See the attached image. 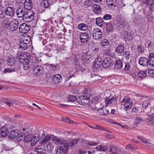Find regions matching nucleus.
<instances>
[{
	"mask_svg": "<svg viewBox=\"0 0 154 154\" xmlns=\"http://www.w3.org/2000/svg\"><path fill=\"white\" fill-rule=\"evenodd\" d=\"M68 150V143L66 142H62L58 147L57 150V154H65Z\"/></svg>",
	"mask_w": 154,
	"mask_h": 154,
	"instance_id": "1",
	"label": "nucleus"
},
{
	"mask_svg": "<svg viewBox=\"0 0 154 154\" xmlns=\"http://www.w3.org/2000/svg\"><path fill=\"white\" fill-rule=\"evenodd\" d=\"M121 103L122 105H124V108L126 111L130 109L132 105V102L127 97H124L121 101Z\"/></svg>",
	"mask_w": 154,
	"mask_h": 154,
	"instance_id": "2",
	"label": "nucleus"
},
{
	"mask_svg": "<svg viewBox=\"0 0 154 154\" xmlns=\"http://www.w3.org/2000/svg\"><path fill=\"white\" fill-rule=\"evenodd\" d=\"M39 140V138L34 137L31 135L29 134L26 136L24 137V141L26 143L31 142L32 146L35 145Z\"/></svg>",
	"mask_w": 154,
	"mask_h": 154,
	"instance_id": "3",
	"label": "nucleus"
},
{
	"mask_svg": "<svg viewBox=\"0 0 154 154\" xmlns=\"http://www.w3.org/2000/svg\"><path fill=\"white\" fill-rule=\"evenodd\" d=\"M90 101V98L87 97L85 96L79 97L76 100V102L82 105H85L89 103Z\"/></svg>",
	"mask_w": 154,
	"mask_h": 154,
	"instance_id": "4",
	"label": "nucleus"
},
{
	"mask_svg": "<svg viewBox=\"0 0 154 154\" xmlns=\"http://www.w3.org/2000/svg\"><path fill=\"white\" fill-rule=\"evenodd\" d=\"M31 56L30 54L27 52H23L19 56L20 61H30Z\"/></svg>",
	"mask_w": 154,
	"mask_h": 154,
	"instance_id": "5",
	"label": "nucleus"
},
{
	"mask_svg": "<svg viewBox=\"0 0 154 154\" xmlns=\"http://www.w3.org/2000/svg\"><path fill=\"white\" fill-rule=\"evenodd\" d=\"M34 18L33 11L30 10H26V11L23 19L26 21H30L33 20Z\"/></svg>",
	"mask_w": 154,
	"mask_h": 154,
	"instance_id": "6",
	"label": "nucleus"
},
{
	"mask_svg": "<svg viewBox=\"0 0 154 154\" xmlns=\"http://www.w3.org/2000/svg\"><path fill=\"white\" fill-rule=\"evenodd\" d=\"M92 35L94 39L97 40L100 39L102 35L101 30L98 28L94 29L92 31Z\"/></svg>",
	"mask_w": 154,
	"mask_h": 154,
	"instance_id": "7",
	"label": "nucleus"
},
{
	"mask_svg": "<svg viewBox=\"0 0 154 154\" xmlns=\"http://www.w3.org/2000/svg\"><path fill=\"white\" fill-rule=\"evenodd\" d=\"M92 109L97 111V114L100 116H106L108 114V112L106 109L103 107L98 108L96 106L92 108Z\"/></svg>",
	"mask_w": 154,
	"mask_h": 154,
	"instance_id": "8",
	"label": "nucleus"
},
{
	"mask_svg": "<svg viewBox=\"0 0 154 154\" xmlns=\"http://www.w3.org/2000/svg\"><path fill=\"white\" fill-rule=\"evenodd\" d=\"M113 62L112 60L109 58H105L103 62L102 66L104 68H107L113 65Z\"/></svg>",
	"mask_w": 154,
	"mask_h": 154,
	"instance_id": "9",
	"label": "nucleus"
},
{
	"mask_svg": "<svg viewBox=\"0 0 154 154\" xmlns=\"http://www.w3.org/2000/svg\"><path fill=\"white\" fill-rule=\"evenodd\" d=\"M29 29V27L26 23H23L21 24L19 27V32L24 34L27 33Z\"/></svg>",
	"mask_w": 154,
	"mask_h": 154,
	"instance_id": "10",
	"label": "nucleus"
},
{
	"mask_svg": "<svg viewBox=\"0 0 154 154\" xmlns=\"http://www.w3.org/2000/svg\"><path fill=\"white\" fill-rule=\"evenodd\" d=\"M107 97H106L105 100L106 102V105L108 104H111L112 106H115L117 103V99L116 97H113L112 98H109Z\"/></svg>",
	"mask_w": 154,
	"mask_h": 154,
	"instance_id": "11",
	"label": "nucleus"
},
{
	"mask_svg": "<svg viewBox=\"0 0 154 154\" xmlns=\"http://www.w3.org/2000/svg\"><path fill=\"white\" fill-rule=\"evenodd\" d=\"M147 115L149 117V118L144 119V121L149 125H154V114L148 113Z\"/></svg>",
	"mask_w": 154,
	"mask_h": 154,
	"instance_id": "12",
	"label": "nucleus"
},
{
	"mask_svg": "<svg viewBox=\"0 0 154 154\" xmlns=\"http://www.w3.org/2000/svg\"><path fill=\"white\" fill-rule=\"evenodd\" d=\"M18 21L16 19L13 20L10 22V30L14 31L18 29Z\"/></svg>",
	"mask_w": 154,
	"mask_h": 154,
	"instance_id": "13",
	"label": "nucleus"
},
{
	"mask_svg": "<svg viewBox=\"0 0 154 154\" xmlns=\"http://www.w3.org/2000/svg\"><path fill=\"white\" fill-rule=\"evenodd\" d=\"M43 68L41 66L37 65L34 67L33 72L34 74L40 75L43 73Z\"/></svg>",
	"mask_w": 154,
	"mask_h": 154,
	"instance_id": "14",
	"label": "nucleus"
},
{
	"mask_svg": "<svg viewBox=\"0 0 154 154\" xmlns=\"http://www.w3.org/2000/svg\"><path fill=\"white\" fill-rule=\"evenodd\" d=\"M102 64L101 58L100 57H97L93 62V67L96 69H99L100 67Z\"/></svg>",
	"mask_w": 154,
	"mask_h": 154,
	"instance_id": "15",
	"label": "nucleus"
},
{
	"mask_svg": "<svg viewBox=\"0 0 154 154\" xmlns=\"http://www.w3.org/2000/svg\"><path fill=\"white\" fill-rule=\"evenodd\" d=\"M26 10L25 8H20L16 11V14L18 17H23V19Z\"/></svg>",
	"mask_w": 154,
	"mask_h": 154,
	"instance_id": "16",
	"label": "nucleus"
},
{
	"mask_svg": "<svg viewBox=\"0 0 154 154\" xmlns=\"http://www.w3.org/2000/svg\"><path fill=\"white\" fill-rule=\"evenodd\" d=\"M14 8L8 7L5 8V14L10 17L13 16L14 13Z\"/></svg>",
	"mask_w": 154,
	"mask_h": 154,
	"instance_id": "17",
	"label": "nucleus"
},
{
	"mask_svg": "<svg viewBox=\"0 0 154 154\" xmlns=\"http://www.w3.org/2000/svg\"><path fill=\"white\" fill-rule=\"evenodd\" d=\"M23 4L24 8L26 10H30L32 8V2L31 0H25Z\"/></svg>",
	"mask_w": 154,
	"mask_h": 154,
	"instance_id": "18",
	"label": "nucleus"
},
{
	"mask_svg": "<svg viewBox=\"0 0 154 154\" xmlns=\"http://www.w3.org/2000/svg\"><path fill=\"white\" fill-rule=\"evenodd\" d=\"M44 136V138L42 139L41 142V144L42 145H44L46 144L49 143L51 138L49 135H47L45 136V134H43L42 137Z\"/></svg>",
	"mask_w": 154,
	"mask_h": 154,
	"instance_id": "19",
	"label": "nucleus"
},
{
	"mask_svg": "<svg viewBox=\"0 0 154 154\" xmlns=\"http://www.w3.org/2000/svg\"><path fill=\"white\" fill-rule=\"evenodd\" d=\"M148 63L147 59L145 57H141L139 59V63L141 66H146L148 65Z\"/></svg>",
	"mask_w": 154,
	"mask_h": 154,
	"instance_id": "20",
	"label": "nucleus"
},
{
	"mask_svg": "<svg viewBox=\"0 0 154 154\" xmlns=\"http://www.w3.org/2000/svg\"><path fill=\"white\" fill-rule=\"evenodd\" d=\"M80 38L82 42L86 43L89 38L88 34L86 33H82L80 34Z\"/></svg>",
	"mask_w": 154,
	"mask_h": 154,
	"instance_id": "21",
	"label": "nucleus"
},
{
	"mask_svg": "<svg viewBox=\"0 0 154 154\" xmlns=\"http://www.w3.org/2000/svg\"><path fill=\"white\" fill-rule=\"evenodd\" d=\"M8 134V131L6 127H2L0 129V134L3 137H5Z\"/></svg>",
	"mask_w": 154,
	"mask_h": 154,
	"instance_id": "22",
	"label": "nucleus"
},
{
	"mask_svg": "<svg viewBox=\"0 0 154 154\" xmlns=\"http://www.w3.org/2000/svg\"><path fill=\"white\" fill-rule=\"evenodd\" d=\"M52 140L54 142L55 144H59V143L60 144L62 142H64L63 139L61 137L58 138L54 136L52 138Z\"/></svg>",
	"mask_w": 154,
	"mask_h": 154,
	"instance_id": "23",
	"label": "nucleus"
},
{
	"mask_svg": "<svg viewBox=\"0 0 154 154\" xmlns=\"http://www.w3.org/2000/svg\"><path fill=\"white\" fill-rule=\"evenodd\" d=\"M19 131L17 130H15L12 131L10 133L8 137L10 139H14L17 136H18Z\"/></svg>",
	"mask_w": 154,
	"mask_h": 154,
	"instance_id": "24",
	"label": "nucleus"
},
{
	"mask_svg": "<svg viewBox=\"0 0 154 154\" xmlns=\"http://www.w3.org/2000/svg\"><path fill=\"white\" fill-rule=\"evenodd\" d=\"M93 9L94 12L96 14H100L101 12V10L100 6L95 4L93 6Z\"/></svg>",
	"mask_w": 154,
	"mask_h": 154,
	"instance_id": "25",
	"label": "nucleus"
},
{
	"mask_svg": "<svg viewBox=\"0 0 154 154\" xmlns=\"http://www.w3.org/2000/svg\"><path fill=\"white\" fill-rule=\"evenodd\" d=\"M148 62L151 67H154V55L153 53H150L149 56Z\"/></svg>",
	"mask_w": 154,
	"mask_h": 154,
	"instance_id": "26",
	"label": "nucleus"
},
{
	"mask_svg": "<svg viewBox=\"0 0 154 154\" xmlns=\"http://www.w3.org/2000/svg\"><path fill=\"white\" fill-rule=\"evenodd\" d=\"M22 63L23 65V69L26 70H28L31 66V62L30 61H20Z\"/></svg>",
	"mask_w": 154,
	"mask_h": 154,
	"instance_id": "27",
	"label": "nucleus"
},
{
	"mask_svg": "<svg viewBox=\"0 0 154 154\" xmlns=\"http://www.w3.org/2000/svg\"><path fill=\"white\" fill-rule=\"evenodd\" d=\"M118 0H106V3L110 7L114 6L115 7L117 5Z\"/></svg>",
	"mask_w": 154,
	"mask_h": 154,
	"instance_id": "28",
	"label": "nucleus"
},
{
	"mask_svg": "<svg viewBox=\"0 0 154 154\" xmlns=\"http://www.w3.org/2000/svg\"><path fill=\"white\" fill-rule=\"evenodd\" d=\"M61 79V76L59 74H56L53 77V80L55 84H58Z\"/></svg>",
	"mask_w": 154,
	"mask_h": 154,
	"instance_id": "29",
	"label": "nucleus"
},
{
	"mask_svg": "<svg viewBox=\"0 0 154 154\" xmlns=\"http://www.w3.org/2000/svg\"><path fill=\"white\" fill-rule=\"evenodd\" d=\"M124 51V47L123 45L120 44L116 48V51L118 54H121Z\"/></svg>",
	"mask_w": 154,
	"mask_h": 154,
	"instance_id": "30",
	"label": "nucleus"
},
{
	"mask_svg": "<svg viewBox=\"0 0 154 154\" xmlns=\"http://www.w3.org/2000/svg\"><path fill=\"white\" fill-rule=\"evenodd\" d=\"M84 94V96H85L89 98L92 95V92L90 89H87L84 90L83 91Z\"/></svg>",
	"mask_w": 154,
	"mask_h": 154,
	"instance_id": "31",
	"label": "nucleus"
},
{
	"mask_svg": "<svg viewBox=\"0 0 154 154\" xmlns=\"http://www.w3.org/2000/svg\"><path fill=\"white\" fill-rule=\"evenodd\" d=\"M7 63L8 66L10 67H12L14 65L15 63L14 59L13 57L9 58L7 60Z\"/></svg>",
	"mask_w": 154,
	"mask_h": 154,
	"instance_id": "32",
	"label": "nucleus"
},
{
	"mask_svg": "<svg viewBox=\"0 0 154 154\" xmlns=\"http://www.w3.org/2000/svg\"><path fill=\"white\" fill-rule=\"evenodd\" d=\"M78 29L80 30L85 31L88 29V26L87 24L81 23L79 25Z\"/></svg>",
	"mask_w": 154,
	"mask_h": 154,
	"instance_id": "33",
	"label": "nucleus"
},
{
	"mask_svg": "<svg viewBox=\"0 0 154 154\" xmlns=\"http://www.w3.org/2000/svg\"><path fill=\"white\" fill-rule=\"evenodd\" d=\"M122 66V62L121 61L117 60L115 63V67L116 69H120Z\"/></svg>",
	"mask_w": 154,
	"mask_h": 154,
	"instance_id": "34",
	"label": "nucleus"
},
{
	"mask_svg": "<svg viewBox=\"0 0 154 154\" xmlns=\"http://www.w3.org/2000/svg\"><path fill=\"white\" fill-rule=\"evenodd\" d=\"M78 140L77 139H72L68 143V148L69 147H72L75 146L77 143Z\"/></svg>",
	"mask_w": 154,
	"mask_h": 154,
	"instance_id": "35",
	"label": "nucleus"
},
{
	"mask_svg": "<svg viewBox=\"0 0 154 154\" xmlns=\"http://www.w3.org/2000/svg\"><path fill=\"white\" fill-rule=\"evenodd\" d=\"M147 71H140L138 72V76L142 79L145 78L146 76Z\"/></svg>",
	"mask_w": 154,
	"mask_h": 154,
	"instance_id": "36",
	"label": "nucleus"
},
{
	"mask_svg": "<svg viewBox=\"0 0 154 154\" xmlns=\"http://www.w3.org/2000/svg\"><path fill=\"white\" fill-rule=\"evenodd\" d=\"M92 80L95 82H96L100 80L101 79V76L97 75H91Z\"/></svg>",
	"mask_w": 154,
	"mask_h": 154,
	"instance_id": "37",
	"label": "nucleus"
},
{
	"mask_svg": "<svg viewBox=\"0 0 154 154\" xmlns=\"http://www.w3.org/2000/svg\"><path fill=\"white\" fill-rule=\"evenodd\" d=\"M106 25V30L107 32H111L113 31V25L110 23H107Z\"/></svg>",
	"mask_w": 154,
	"mask_h": 154,
	"instance_id": "38",
	"label": "nucleus"
},
{
	"mask_svg": "<svg viewBox=\"0 0 154 154\" xmlns=\"http://www.w3.org/2000/svg\"><path fill=\"white\" fill-rule=\"evenodd\" d=\"M143 107L146 109L147 107H150L151 106V101L150 100L144 101L143 103Z\"/></svg>",
	"mask_w": 154,
	"mask_h": 154,
	"instance_id": "39",
	"label": "nucleus"
},
{
	"mask_svg": "<svg viewBox=\"0 0 154 154\" xmlns=\"http://www.w3.org/2000/svg\"><path fill=\"white\" fill-rule=\"evenodd\" d=\"M109 151L111 152L110 154H118L117 148L115 146H110Z\"/></svg>",
	"mask_w": 154,
	"mask_h": 154,
	"instance_id": "40",
	"label": "nucleus"
},
{
	"mask_svg": "<svg viewBox=\"0 0 154 154\" xmlns=\"http://www.w3.org/2000/svg\"><path fill=\"white\" fill-rule=\"evenodd\" d=\"M103 21L102 19L100 18H97L96 20V24L100 27H102L103 24Z\"/></svg>",
	"mask_w": 154,
	"mask_h": 154,
	"instance_id": "41",
	"label": "nucleus"
},
{
	"mask_svg": "<svg viewBox=\"0 0 154 154\" xmlns=\"http://www.w3.org/2000/svg\"><path fill=\"white\" fill-rule=\"evenodd\" d=\"M19 48L23 50H25L27 48V44L21 41L20 44Z\"/></svg>",
	"mask_w": 154,
	"mask_h": 154,
	"instance_id": "42",
	"label": "nucleus"
},
{
	"mask_svg": "<svg viewBox=\"0 0 154 154\" xmlns=\"http://www.w3.org/2000/svg\"><path fill=\"white\" fill-rule=\"evenodd\" d=\"M43 1L42 3V6L44 7L45 8H48L50 4L48 2V1L47 0H42Z\"/></svg>",
	"mask_w": 154,
	"mask_h": 154,
	"instance_id": "43",
	"label": "nucleus"
},
{
	"mask_svg": "<svg viewBox=\"0 0 154 154\" xmlns=\"http://www.w3.org/2000/svg\"><path fill=\"white\" fill-rule=\"evenodd\" d=\"M76 97L72 95H69L68 96L67 101L68 102H76Z\"/></svg>",
	"mask_w": 154,
	"mask_h": 154,
	"instance_id": "44",
	"label": "nucleus"
},
{
	"mask_svg": "<svg viewBox=\"0 0 154 154\" xmlns=\"http://www.w3.org/2000/svg\"><path fill=\"white\" fill-rule=\"evenodd\" d=\"M96 148L99 151H106L108 149V147L106 146H102L101 145L97 146Z\"/></svg>",
	"mask_w": 154,
	"mask_h": 154,
	"instance_id": "45",
	"label": "nucleus"
},
{
	"mask_svg": "<svg viewBox=\"0 0 154 154\" xmlns=\"http://www.w3.org/2000/svg\"><path fill=\"white\" fill-rule=\"evenodd\" d=\"M109 42L107 39H104L101 40V44L103 46L108 45H109Z\"/></svg>",
	"mask_w": 154,
	"mask_h": 154,
	"instance_id": "46",
	"label": "nucleus"
},
{
	"mask_svg": "<svg viewBox=\"0 0 154 154\" xmlns=\"http://www.w3.org/2000/svg\"><path fill=\"white\" fill-rule=\"evenodd\" d=\"M5 8L3 7L2 5H0V15H2L3 16L2 17H4V16L3 14H4V13L5 12Z\"/></svg>",
	"mask_w": 154,
	"mask_h": 154,
	"instance_id": "47",
	"label": "nucleus"
},
{
	"mask_svg": "<svg viewBox=\"0 0 154 154\" xmlns=\"http://www.w3.org/2000/svg\"><path fill=\"white\" fill-rule=\"evenodd\" d=\"M43 146H44L45 148H46L49 150L52 149L53 147V146L49 142Z\"/></svg>",
	"mask_w": 154,
	"mask_h": 154,
	"instance_id": "48",
	"label": "nucleus"
},
{
	"mask_svg": "<svg viewBox=\"0 0 154 154\" xmlns=\"http://www.w3.org/2000/svg\"><path fill=\"white\" fill-rule=\"evenodd\" d=\"M16 69H17L15 67L13 68V69L6 68L5 69L4 72L5 73L8 72H15Z\"/></svg>",
	"mask_w": 154,
	"mask_h": 154,
	"instance_id": "49",
	"label": "nucleus"
},
{
	"mask_svg": "<svg viewBox=\"0 0 154 154\" xmlns=\"http://www.w3.org/2000/svg\"><path fill=\"white\" fill-rule=\"evenodd\" d=\"M124 56L127 60H129L130 57V51L129 50L125 51L124 54Z\"/></svg>",
	"mask_w": 154,
	"mask_h": 154,
	"instance_id": "50",
	"label": "nucleus"
},
{
	"mask_svg": "<svg viewBox=\"0 0 154 154\" xmlns=\"http://www.w3.org/2000/svg\"><path fill=\"white\" fill-rule=\"evenodd\" d=\"M137 50L139 52L143 53L144 51V48L143 46L140 45L138 47Z\"/></svg>",
	"mask_w": 154,
	"mask_h": 154,
	"instance_id": "51",
	"label": "nucleus"
},
{
	"mask_svg": "<svg viewBox=\"0 0 154 154\" xmlns=\"http://www.w3.org/2000/svg\"><path fill=\"white\" fill-rule=\"evenodd\" d=\"M148 75L150 77H153L154 76V69H150L148 71Z\"/></svg>",
	"mask_w": 154,
	"mask_h": 154,
	"instance_id": "52",
	"label": "nucleus"
},
{
	"mask_svg": "<svg viewBox=\"0 0 154 154\" xmlns=\"http://www.w3.org/2000/svg\"><path fill=\"white\" fill-rule=\"evenodd\" d=\"M142 119L141 118L138 117H136L134 121V123L136 124H140L142 121Z\"/></svg>",
	"mask_w": 154,
	"mask_h": 154,
	"instance_id": "53",
	"label": "nucleus"
},
{
	"mask_svg": "<svg viewBox=\"0 0 154 154\" xmlns=\"http://www.w3.org/2000/svg\"><path fill=\"white\" fill-rule=\"evenodd\" d=\"M97 144L98 143L96 142L90 141L87 143V145L90 146H94L97 145Z\"/></svg>",
	"mask_w": 154,
	"mask_h": 154,
	"instance_id": "54",
	"label": "nucleus"
},
{
	"mask_svg": "<svg viewBox=\"0 0 154 154\" xmlns=\"http://www.w3.org/2000/svg\"><path fill=\"white\" fill-rule=\"evenodd\" d=\"M125 148L128 150L132 151L133 150H135V149L133 147L131 146L130 144L127 145L125 147Z\"/></svg>",
	"mask_w": 154,
	"mask_h": 154,
	"instance_id": "55",
	"label": "nucleus"
},
{
	"mask_svg": "<svg viewBox=\"0 0 154 154\" xmlns=\"http://www.w3.org/2000/svg\"><path fill=\"white\" fill-rule=\"evenodd\" d=\"M111 16L108 14L105 15L103 17V19L105 20H107L110 19H111Z\"/></svg>",
	"mask_w": 154,
	"mask_h": 154,
	"instance_id": "56",
	"label": "nucleus"
},
{
	"mask_svg": "<svg viewBox=\"0 0 154 154\" xmlns=\"http://www.w3.org/2000/svg\"><path fill=\"white\" fill-rule=\"evenodd\" d=\"M21 41L23 42V43H25L27 44L29 43L30 42V39H28L26 37H24L23 38V40Z\"/></svg>",
	"mask_w": 154,
	"mask_h": 154,
	"instance_id": "57",
	"label": "nucleus"
},
{
	"mask_svg": "<svg viewBox=\"0 0 154 154\" xmlns=\"http://www.w3.org/2000/svg\"><path fill=\"white\" fill-rule=\"evenodd\" d=\"M84 4L87 7H88L90 5V3L89 0H85L84 1Z\"/></svg>",
	"mask_w": 154,
	"mask_h": 154,
	"instance_id": "58",
	"label": "nucleus"
},
{
	"mask_svg": "<svg viewBox=\"0 0 154 154\" xmlns=\"http://www.w3.org/2000/svg\"><path fill=\"white\" fill-rule=\"evenodd\" d=\"M147 19L149 21L151 22L153 20V17L151 15H148L147 16Z\"/></svg>",
	"mask_w": 154,
	"mask_h": 154,
	"instance_id": "59",
	"label": "nucleus"
},
{
	"mask_svg": "<svg viewBox=\"0 0 154 154\" xmlns=\"http://www.w3.org/2000/svg\"><path fill=\"white\" fill-rule=\"evenodd\" d=\"M139 1H141L143 3L148 5L150 2V0H139Z\"/></svg>",
	"mask_w": 154,
	"mask_h": 154,
	"instance_id": "60",
	"label": "nucleus"
},
{
	"mask_svg": "<svg viewBox=\"0 0 154 154\" xmlns=\"http://www.w3.org/2000/svg\"><path fill=\"white\" fill-rule=\"evenodd\" d=\"M132 111L133 112L137 113L139 112V109L138 108L136 107H134L132 109Z\"/></svg>",
	"mask_w": 154,
	"mask_h": 154,
	"instance_id": "61",
	"label": "nucleus"
},
{
	"mask_svg": "<svg viewBox=\"0 0 154 154\" xmlns=\"http://www.w3.org/2000/svg\"><path fill=\"white\" fill-rule=\"evenodd\" d=\"M130 68V66L128 63H126L125 64V69L126 70H128Z\"/></svg>",
	"mask_w": 154,
	"mask_h": 154,
	"instance_id": "62",
	"label": "nucleus"
},
{
	"mask_svg": "<svg viewBox=\"0 0 154 154\" xmlns=\"http://www.w3.org/2000/svg\"><path fill=\"white\" fill-rule=\"evenodd\" d=\"M36 150H37V152L36 153V154H46L45 152H41L40 151V149H36L35 151H36Z\"/></svg>",
	"mask_w": 154,
	"mask_h": 154,
	"instance_id": "63",
	"label": "nucleus"
},
{
	"mask_svg": "<svg viewBox=\"0 0 154 154\" xmlns=\"http://www.w3.org/2000/svg\"><path fill=\"white\" fill-rule=\"evenodd\" d=\"M154 4H150L149 5V7L150 10L152 11H154V7L153 6Z\"/></svg>",
	"mask_w": 154,
	"mask_h": 154,
	"instance_id": "64",
	"label": "nucleus"
}]
</instances>
